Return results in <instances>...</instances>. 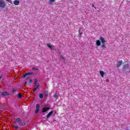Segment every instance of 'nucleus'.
<instances>
[{
    "label": "nucleus",
    "mask_w": 130,
    "mask_h": 130,
    "mask_svg": "<svg viewBox=\"0 0 130 130\" xmlns=\"http://www.w3.org/2000/svg\"><path fill=\"white\" fill-rule=\"evenodd\" d=\"M100 40L101 41V42L102 43V48H106V46L105 45V43L106 42V41L105 40V38H103V37H100Z\"/></svg>",
    "instance_id": "f257e3e1"
},
{
    "label": "nucleus",
    "mask_w": 130,
    "mask_h": 130,
    "mask_svg": "<svg viewBox=\"0 0 130 130\" xmlns=\"http://www.w3.org/2000/svg\"><path fill=\"white\" fill-rule=\"evenodd\" d=\"M34 84H35V86H34V92H36V91H37V90L38 89V88H39V86H40L39 83H38V81L37 79H35Z\"/></svg>",
    "instance_id": "f03ea898"
},
{
    "label": "nucleus",
    "mask_w": 130,
    "mask_h": 130,
    "mask_svg": "<svg viewBox=\"0 0 130 130\" xmlns=\"http://www.w3.org/2000/svg\"><path fill=\"white\" fill-rule=\"evenodd\" d=\"M6 6H7V5L6 4V3H5V1L4 0H0L1 9H5V8H6Z\"/></svg>",
    "instance_id": "7ed1b4c3"
},
{
    "label": "nucleus",
    "mask_w": 130,
    "mask_h": 130,
    "mask_svg": "<svg viewBox=\"0 0 130 130\" xmlns=\"http://www.w3.org/2000/svg\"><path fill=\"white\" fill-rule=\"evenodd\" d=\"M36 111H35V113H38V112H39V110H40V105L37 104L36 105Z\"/></svg>",
    "instance_id": "20e7f679"
},
{
    "label": "nucleus",
    "mask_w": 130,
    "mask_h": 130,
    "mask_svg": "<svg viewBox=\"0 0 130 130\" xmlns=\"http://www.w3.org/2000/svg\"><path fill=\"white\" fill-rule=\"evenodd\" d=\"M49 109H50V107H44V108H43L42 112L43 113H44V112H47V111H48V110H49Z\"/></svg>",
    "instance_id": "39448f33"
},
{
    "label": "nucleus",
    "mask_w": 130,
    "mask_h": 130,
    "mask_svg": "<svg viewBox=\"0 0 130 130\" xmlns=\"http://www.w3.org/2000/svg\"><path fill=\"white\" fill-rule=\"evenodd\" d=\"M1 95L2 96H8V95H10V94H9V93H8L6 91H4L3 92H1Z\"/></svg>",
    "instance_id": "423d86ee"
},
{
    "label": "nucleus",
    "mask_w": 130,
    "mask_h": 130,
    "mask_svg": "<svg viewBox=\"0 0 130 130\" xmlns=\"http://www.w3.org/2000/svg\"><path fill=\"white\" fill-rule=\"evenodd\" d=\"M95 44L96 46H100L101 45V42L99 40H97L95 42Z\"/></svg>",
    "instance_id": "0eeeda50"
},
{
    "label": "nucleus",
    "mask_w": 130,
    "mask_h": 130,
    "mask_svg": "<svg viewBox=\"0 0 130 130\" xmlns=\"http://www.w3.org/2000/svg\"><path fill=\"white\" fill-rule=\"evenodd\" d=\"M13 4L15 5V6H19L20 4V2H19L18 0H15L13 2Z\"/></svg>",
    "instance_id": "6e6552de"
},
{
    "label": "nucleus",
    "mask_w": 130,
    "mask_h": 130,
    "mask_svg": "<svg viewBox=\"0 0 130 130\" xmlns=\"http://www.w3.org/2000/svg\"><path fill=\"white\" fill-rule=\"evenodd\" d=\"M18 124H19L20 126H25V125H26V123L21 121L20 122L18 123Z\"/></svg>",
    "instance_id": "1a4fd4ad"
},
{
    "label": "nucleus",
    "mask_w": 130,
    "mask_h": 130,
    "mask_svg": "<svg viewBox=\"0 0 130 130\" xmlns=\"http://www.w3.org/2000/svg\"><path fill=\"white\" fill-rule=\"evenodd\" d=\"M53 113V111H51L46 116L47 118H49L51 116V114Z\"/></svg>",
    "instance_id": "9d476101"
},
{
    "label": "nucleus",
    "mask_w": 130,
    "mask_h": 130,
    "mask_svg": "<svg viewBox=\"0 0 130 130\" xmlns=\"http://www.w3.org/2000/svg\"><path fill=\"white\" fill-rule=\"evenodd\" d=\"M122 64V60H120L117 62V68H119Z\"/></svg>",
    "instance_id": "9b49d317"
},
{
    "label": "nucleus",
    "mask_w": 130,
    "mask_h": 130,
    "mask_svg": "<svg viewBox=\"0 0 130 130\" xmlns=\"http://www.w3.org/2000/svg\"><path fill=\"white\" fill-rule=\"evenodd\" d=\"M100 74L102 78H104V74H105V73H104V72L101 71H100Z\"/></svg>",
    "instance_id": "f8f14e48"
},
{
    "label": "nucleus",
    "mask_w": 130,
    "mask_h": 130,
    "mask_svg": "<svg viewBox=\"0 0 130 130\" xmlns=\"http://www.w3.org/2000/svg\"><path fill=\"white\" fill-rule=\"evenodd\" d=\"M82 30V27H80L79 29V33L80 36H82V34H83V31H81V30Z\"/></svg>",
    "instance_id": "ddd939ff"
},
{
    "label": "nucleus",
    "mask_w": 130,
    "mask_h": 130,
    "mask_svg": "<svg viewBox=\"0 0 130 130\" xmlns=\"http://www.w3.org/2000/svg\"><path fill=\"white\" fill-rule=\"evenodd\" d=\"M123 69H124L125 70H130L129 67L126 65H124L123 66Z\"/></svg>",
    "instance_id": "4468645a"
},
{
    "label": "nucleus",
    "mask_w": 130,
    "mask_h": 130,
    "mask_svg": "<svg viewBox=\"0 0 130 130\" xmlns=\"http://www.w3.org/2000/svg\"><path fill=\"white\" fill-rule=\"evenodd\" d=\"M15 121L19 123L21 121V119L20 118H17L15 119Z\"/></svg>",
    "instance_id": "2eb2a0df"
},
{
    "label": "nucleus",
    "mask_w": 130,
    "mask_h": 130,
    "mask_svg": "<svg viewBox=\"0 0 130 130\" xmlns=\"http://www.w3.org/2000/svg\"><path fill=\"white\" fill-rule=\"evenodd\" d=\"M47 46L49 47V48H50L51 49H52V46L49 43L47 44Z\"/></svg>",
    "instance_id": "dca6fc26"
},
{
    "label": "nucleus",
    "mask_w": 130,
    "mask_h": 130,
    "mask_svg": "<svg viewBox=\"0 0 130 130\" xmlns=\"http://www.w3.org/2000/svg\"><path fill=\"white\" fill-rule=\"evenodd\" d=\"M26 75L27 76H32V75H34V73L33 72H29V73H27Z\"/></svg>",
    "instance_id": "f3484780"
},
{
    "label": "nucleus",
    "mask_w": 130,
    "mask_h": 130,
    "mask_svg": "<svg viewBox=\"0 0 130 130\" xmlns=\"http://www.w3.org/2000/svg\"><path fill=\"white\" fill-rule=\"evenodd\" d=\"M39 97L40 99H43V94L40 93L39 95Z\"/></svg>",
    "instance_id": "a211bd4d"
},
{
    "label": "nucleus",
    "mask_w": 130,
    "mask_h": 130,
    "mask_svg": "<svg viewBox=\"0 0 130 130\" xmlns=\"http://www.w3.org/2000/svg\"><path fill=\"white\" fill-rule=\"evenodd\" d=\"M32 70V71H39V69L38 68V67H33Z\"/></svg>",
    "instance_id": "6ab92c4d"
},
{
    "label": "nucleus",
    "mask_w": 130,
    "mask_h": 130,
    "mask_svg": "<svg viewBox=\"0 0 130 130\" xmlns=\"http://www.w3.org/2000/svg\"><path fill=\"white\" fill-rule=\"evenodd\" d=\"M60 58H62V59H63V60H66V59L64 58V57H63V54H61L60 56Z\"/></svg>",
    "instance_id": "aec40b11"
},
{
    "label": "nucleus",
    "mask_w": 130,
    "mask_h": 130,
    "mask_svg": "<svg viewBox=\"0 0 130 130\" xmlns=\"http://www.w3.org/2000/svg\"><path fill=\"white\" fill-rule=\"evenodd\" d=\"M57 97H58V95H57V93H55L54 94V98H55V99H57Z\"/></svg>",
    "instance_id": "412c9836"
},
{
    "label": "nucleus",
    "mask_w": 130,
    "mask_h": 130,
    "mask_svg": "<svg viewBox=\"0 0 130 130\" xmlns=\"http://www.w3.org/2000/svg\"><path fill=\"white\" fill-rule=\"evenodd\" d=\"M45 97H46V96H48V91H46L45 92Z\"/></svg>",
    "instance_id": "4be33fe9"
},
{
    "label": "nucleus",
    "mask_w": 130,
    "mask_h": 130,
    "mask_svg": "<svg viewBox=\"0 0 130 130\" xmlns=\"http://www.w3.org/2000/svg\"><path fill=\"white\" fill-rule=\"evenodd\" d=\"M22 97V94H21V93H19L18 95H17V98H21Z\"/></svg>",
    "instance_id": "5701e85b"
},
{
    "label": "nucleus",
    "mask_w": 130,
    "mask_h": 130,
    "mask_svg": "<svg viewBox=\"0 0 130 130\" xmlns=\"http://www.w3.org/2000/svg\"><path fill=\"white\" fill-rule=\"evenodd\" d=\"M31 84H32V80H31V79H30V80L28 81V85H29V86H31Z\"/></svg>",
    "instance_id": "b1692460"
},
{
    "label": "nucleus",
    "mask_w": 130,
    "mask_h": 130,
    "mask_svg": "<svg viewBox=\"0 0 130 130\" xmlns=\"http://www.w3.org/2000/svg\"><path fill=\"white\" fill-rule=\"evenodd\" d=\"M17 91V88H13L12 93H15Z\"/></svg>",
    "instance_id": "393cba45"
},
{
    "label": "nucleus",
    "mask_w": 130,
    "mask_h": 130,
    "mask_svg": "<svg viewBox=\"0 0 130 130\" xmlns=\"http://www.w3.org/2000/svg\"><path fill=\"white\" fill-rule=\"evenodd\" d=\"M26 76H27V73L24 74V75L22 76V79H24Z\"/></svg>",
    "instance_id": "a878e982"
},
{
    "label": "nucleus",
    "mask_w": 130,
    "mask_h": 130,
    "mask_svg": "<svg viewBox=\"0 0 130 130\" xmlns=\"http://www.w3.org/2000/svg\"><path fill=\"white\" fill-rule=\"evenodd\" d=\"M7 2H8V3H10V4H13V1H12V0H7Z\"/></svg>",
    "instance_id": "bb28decb"
},
{
    "label": "nucleus",
    "mask_w": 130,
    "mask_h": 130,
    "mask_svg": "<svg viewBox=\"0 0 130 130\" xmlns=\"http://www.w3.org/2000/svg\"><path fill=\"white\" fill-rule=\"evenodd\" d=\"M13 126L15 128H16V129L19 128V126H16V125H13Z\"/></svg>",
    "instance_id": "cd10ccee"
},
{
    "label": "nucleus",
    "mask_w": 130,
    "mask_h": 130,
    "mask_svg": "<svg viewBox=\"0 0 130 130\" xmlns=\"http://www.w3.org/2000/svg\"><path fill=\"white\" fill-rule=\"evenodd\" d=\"M50 3H54L55 2V0H50Z\"/></svg>",
    "instance_id": "c85d7f7f"
},
{
    "label": "nucleus",
    "mask_w": 130,
    "mask_h": 130,
    "mask_svg": "<svg viewBox=\"0 0 130 130\" xmlns=\"http://www.w3.org/2000/svg\"><path fill=\"white\" fill-rule=\"evenodd\" d=\"M92 8H94V9H96V7H94L93 4H92Z\"/></svg>",
    "instance_id": "c756f323"
},
{
    "label": "nucleus",
    "mask_w": 130,
    "mask_h": 130,
    "mask_svg": "<svg viewBox=\"0 0 130 130\" xmlns=\"http://www.w3.org/2000/svg\"><path fill=\"white\" fill-rule=\"evenodd\" d=\"M24 86H25V85H27V81H26L24 84Z\"/></svg>",
    "instance_id": "7c9ffc66"
},
{
    "label": "nucleus",
    "mask_w": 130,
    "mask_h": 130,
    "mask_svg": "<svg viewBox=\"0 0 130 130\" xmlns=\"http://www.w3.org/2000/svg\"><path fill=\"white\" fill-rule=\"evenodd\" d=\"M1 79H2V76H0V84H1Z\"/></svg>",
    "instance_id": "2f4dec72"
},
{
    "label": "nucleus",
    "mask_w": 130,
    "mask_h": 130,
    "mask_svg": "<svg viewBox=\"0 0 130 130\" xmlns=\"http://www.w3.org/2000/svg\"><path fill=\"white\" fill-rule=\"evenodd\" d=\"M6 1H7L8 0H6Z\"/></svg>",
    "instance_id": "473e14b6"
}]
</instances>
